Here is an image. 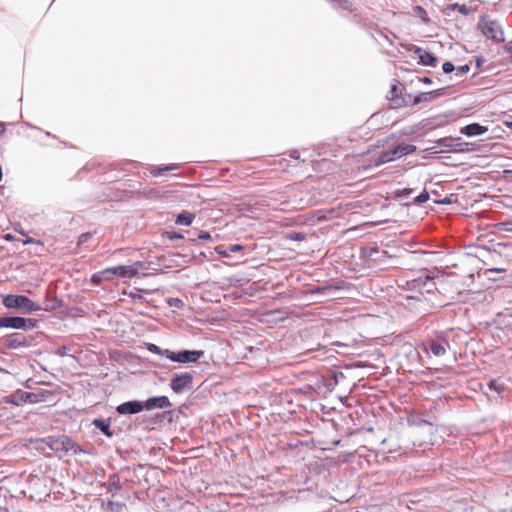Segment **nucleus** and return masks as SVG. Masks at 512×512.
Instances as JSON below:
<instances>
[{
  "mask_svg": "<svg viewBox=\"0 0 512 512\" xmlns=\"http://www.w3.org/2000/svg\"><path fill=\"white\" fill-rule=\"evenodd\" d=\"M141 267V262H135L131 265H120L107 268L102 271V274L109 275L107 279H112L114 276L118 278H133L139 273Z\"/></svg>",
  "mask_w": 512,
  "mask_h": 512,
  "instance_id": "nucleus-9",
  "label": "nucleus"
},
{
  "mask_svg": "<svg viewBox=\"0 0 512 512\" xmlns=\"http://www.w3.org/2000/svg\"><path fill=\"white\" fill-rule=\"evenodd\" d=\"M147 350L153 354H157V355H160V356H164L167 358V352H170L171 350L169 349H162L161 347H159L158 345L156 344H153V343H149L147 344Z\"/></svg>",
  "mask_w": 512,
  "mask_h": 512,
  "instance_id": "nucleus-31",
  "label": "nucleus"
},
{
  "mask_svg": "<svg viewBox=\"0 0 512 512\" xmlns=\"http://www.w3.org/2000/svg\"><path fill=\"white\" fill-rule=\"evenodd\" d=\"M38 326V321L32 318L20 316H4L0 318V328H12L16 330H31Z\"/></svg>",
  "mask_w": 512,
  "mask_h": 512,
  "instance_id": "nucleus-6",
  "label": "nucleus"
},
{
  "mask_svg": "<svg viewBox=\"0 0 512 512\" xmlns=\"http://www.w3.org/2000/svg\"><path fill=\"white\" fill-rule=\"evenodd\" d=\"M13 238H14V236L12 234H10V233L4 235V239L7 240V241L12 240Z\"/></svg>",
  "mask_w": 512,
  "mask_h": 512,
  "instance_id": "nucleus-57",
  "label": "nucleus"
},
{
  "mask_svg": "<svg viewBox=\"0 0 512 512\" xmlns=\"http://www.w3.org/2000/svg\"><path fill=\"white\" fill-rule=\"evenodd\" d=\"M92 237V234L89 232L82 233L78 238V245H84L88 240Z\"/></svg>",
  "mask_w": 512,
  "mask_h": 512,
  "instance_id": "nucleus-44",
  "label": "nucleus"
},
{
  "mask_svg": "<svg viewBox=\"0 0 512 512\" xmlns=\"http://www.w3.org/2000/svg\"><path fill=\"white\" fill-rule=\"evenodd\" d=\"M172 414H173V411L168 410V411H163L161 414H158L157 417L158 418H166L169 416L171 418Z\"/></svg>",
  "mask_w": 512,
  "mask_h": 512,
  "instance_id": "nucleus-48",
  "label": "nucleus"
},
{
  "mask_svg": "<svg viewBox=\"0 0 512 512\" xmlns=\"http://www.w3.org/2000/svg\"><path fill=\"white\" fill-rule=\"evenodd\" d=\"M426 279L429 284V288L427 289V291H431L432 289H435V283L433 282V279L430 278L429 276H427Z\"/></svg>",
  "mask_w": 512,
  "mask_h": 512,
  "instance_id": "nucleus-50",
  "label": "nucleus"
},
{
  "mask_svg": "<svg viewBox=\"0 0 512 512\" xmlns=\"http://www.w3.org/2000/svg\"><path fill=\"white\" fill-rule=\"evenodd\" d=\"M419 81L424 83V84H431L432 83V79L430 77H427V76H424V77L420 78Z\"/></svg>",
  "mask_w": 512,
  "mask_h": 512,
  "instance_id": "nucleus-52",
  "label": "nucleus"
},
{
  "mask_svg": "<svg viewBox=\"0 0 512 512\" xmlns=\"http://www.w3.org/2000/svg\"><path fill=\"white\" fill-rule=\"evenodd\" d=\"M194 372L175 373L171 376L169 387L175 394L193 390Z\"/></svg>",
  "mask_w": 512,
  "mask_h": 512,
  "instance_id": "nucleus-5",
  "label": "nucleus"
},
{
  "mask_svg": "<svg viewBox=\"0 0 512 512\" xmlns=\"http://www.w3.org/2000/svg\"><path fill=\"white\" fill-rule=\"evenodd\" d=\"M405 91V89L400 85H397V84H393L391 86V89H390V96H388V99L391 101L393 107L395 108L396 106V100L397 98L400 97V95L402 94V92Z\"/></svg>",
  "mask_w": 512,
  "mask_h": 512,
  "instance_id": "nucleus-26",
  "label": "nucleus"
},
{
  "mask_svg": "<svg viewBox=\"0 0 512 512\" xmlns=\"http://www.w3.org/2000/svg\"><path fill=\"white\" fill-rule=\"evenodd\" d=\"M488 131L486 126L479 123H470L460 129V133L467 137H475L485 134Z\"/></svg>",
  "mask_w": 512,
  "mask_h": 512,
  "instance_id": "nucleus-17",
  "label": "nucleus"
},
{
  "mask_svg": "<svg viewBox=\"0 0 512 512\" xmlns=\"http://www.w3.org/2000/svg\"><path fill=\"white\" fill-rule=\"evenodd\" d=\"M468 146H469V143L463 141L462 138H460V137L455 138L454 137V142H453V146H452L453 151L452 152L469 151L470 148Z\"/></svg>",
  "mask_w": 512,
  "mask_h": 512,
  "instance_id": "nucleus-28",
  "label": "nucleus"
},
{
  "mask_svg": "<svg viewBox=\"0 0 512 512\" xmlns=\"http://www.w3.org/2000/svg\"><path fill=\"white\" fill-rule=\"evenodd\" d=\"M244 248L241 244H230L226 249L216 248V252L224 257H230L232 253H237Z\"/></svg>",
  "mask_w": 512,
  "mask_h": 512,
  "instance_id": "nucleus-24",
  "label": "nucleus"
},
{
  "mask_svg": "<svg viewBox=\"0 0 512 512\" xmlns=\"http://www.w3.org/2000/svg\"><path fill=\"white\" fill-rule=\"evenodd\" d=\"M52 395L51 391L48 390H39L37 392H28V391H17L13 394V403L15 405L21 404H35L40 402H45Z\"/></svg>",
  "mask_w": 512,
  "mask_h": 512,
  "instance_id": "nucleus-7",
  "label": "nucleus"
},
{
  "mask_svg": "<svg viewBox=\"0 0 512 512\" xmlns=\"http://www.w3.org/2000/svg\"><path fill=\"white\" fill-rule=\"evenodd\" d=\"M417 150V147L413 144H400L395 146L392 149H389L390 155L392 156L393 160L396 158H400L402 156H406L409 154L414 153Z\"/></svg>",
  "mask_w": 512,
  "mask_h": 512,
  "instance_id": "nucleus-19",
  "label": "nucleus"
},
{
  "mask_svg": "<svg viewBox=\"0 0 512 512\" xmlns=\"http://www.w3.org/2000/svg\"><path fill=\"white\" fill-rule=\"evenodd\" d=\"M166 238L169 240L183 239L184 235L177 231H167Z\"/></svg>",
  "mask_w": 512,
  "mask_h": 512,
  "instance_id": "nucleus-42",
  "label": "nucleus"
},
{
  "mask_svg": "<svg viewBox=\"0 0 512 512\" xmlns=\"http://www.w3.org/2000/svg\"><path fill=\"white\" fill-rule=\"evenodd\" d=\"M108 276H109V275H104V274H102V271H101V272H99V273H95V274H93V275H92V277H91V282H92L94 285H99V284L102 282L103 278L107 279V277H108Z\"/></svg>",
  "mask_w": 512,
  "mask_h": 512,
  "instance_id": "nucleus-40",
  "label": "nucleus"
},
{
  "mask_svg": "<svg viewBox=\"0 0 512 512\" xmlns=\"http://www.w3.org/2000/svg\"><path fill=\"white\" fill-rule=\"evenodd\" d=\"M143 410V401L140 400H129L116 407V412L119 415H134L142 412Z\"/></svg>",
  "mask_w": 512,
  "mask_h": 512,
  "instance_id": "nucleus-12",
  "label": "nucleus"
},
{
  "mask_svg": "<svg viewBox=\"0 0 512 512\" xmlns=\"http://www.w3.org/2000/svg\"><path fill=\"white\" fill-rule=\"evenodd\" d=\"M331 2L337 9H342L348 12H351L353 10V5L349 0H331Z\"/></svg>",
  "mask_w": 512,
  "mask_h": 512,
  "instance_id": "nucleus-30",
  "label": "nucleus"
},
{
  "mask_svg": "<svg viewBox=\"0 0 512 512\" xmlns=\"http://www.w3.org/2000/svg\"><path fill=\"white\" fill-rule=\"evenodd\" d=\"M178 167L179 166L177 164H168L165 166L154 167L151 170V174L155 177H158V176H161L164 172L176 170V169H178Z\"/></svg>",
  "mask_w": 512,
  "mask_h": 512,
  "instance_id": "nucleus-27",
  "label": "nucleus"
},
{
  "mask_svg": "<svg viewBox=\"0 0 512 512\" xmlns=\"http://www.w3.org/2000/svg\"><path fill=\"white\" fill-rule=\"evenodd\" d=\"M484 61H485V60L483 59V57H481V56H476V57H475V64H476V67H477V68H480V67L483 65Z\"/></svg>",
  "mask_w": 512,
  "mask_h": 512,
  "instance_id": "nucleus-49",
  "label": "nucleus"
},
{
  "mask_svg": "<svg viewBox=\"0 0 512 512\" xmlns=\"http://www.w3.org/2000/svg\"><path fill=\"white\" fill-rule=\"evenodd\" d=\"M490 390L501 393L505 390V385L503 383H498L496 380L492 379L487 383Z\"/></svg>",
  "mask_w": 512,
  "mask_h": 512,
  "instance_id": "nucleus-37",
  "label": "nucleus"
},
{
  "mask_svg": "<svg viewBox=\"0 0 512 512\" xmlns=\"http://www.w3.org/2000/svg\"><path fill=\"white\" fill-rule=\"evenodd\" d=\"M457 10L462 15H468L470 10L465 4L451 3L445 8V13L450 15V11Z\"/></svg>",
  "mask_w": 512,
  "mask_h": 512,
  "instance_id": "nucleus-25",
  "label": "nucleus"
},
{
  "mask_svg": "<svg viewBox=\"0 0 512 512\" xmlns=\"http://www.w3.org/2000/svg\"><path fill=\"white\" fill-rule=\"evenodd\" d=\"M499 230L502 231H512V223L511 222H503L498 224Z\"/></svg>",
  "mask_w": 512,
  "mask_h": 512,
  "instance_id": "nucleus-46",
  "label": "nucleus"
},
{
  "mask_svg": "<svg viewBox=\"0 0 512 512\" xmlns=\"http://www.w3.org/2000/svg\"><path fill=\"white\" fill-rule=\"evenodd\" d=\"M41 443L45 444L60 458L68 454L78 455L81 453H87L86 450L67 435L48 436L42 439Z\"/></svg>",
  "mask_w": 512,
  "mask_h": 512,
  "instance_id": "nucleus-1",
  "label": "nucleus"
},
{
  "mask_svg": "<svg viewBox=\"0 0 512 512\" xmlns=\"http://www.w3.org/2000/svg\"><path fill=\"white\" fill-rule=\"evenodd\" d=\"M194 218V214L184 210L177 215L175 222L177 225L189 226L192 224Z\"/></svg>",
  "mask_w": 512,
  "mask_h": 512,
  "instance_id": "nucleus-22",
  "label": "nucleus"
},
{
  "mask_svg": "<svg viewBox=\"0 0 512 512\" xmlns=\"http://www.w3.org/2000/svg\"><path fill=\"white\" fill-rule=\"evenodd\" d=\"M3 304L8 309H17L23 313L41 310V306L25 295L8 294L3 297Z\"/></svg>",
  "mask_w": 512,
  "mask_h": 512,
  "instance_id": "nucleus-2",
  "label": "nucleus"
},
{
  "mask_svg": "<svg viewBox=\"0 0 512 512\" xmlns=\"http://www.w3.org/2000/svg\"><path fill=\"white\" fill-rule=\"evenodd\" d=\"M104 486L107 488L108 492H113V491L121 490L122 489V485L120 483V479H119L118 474H116V473L111 474L110 477H109L108 483H105Z\"/></svg>",
  "mask_w": 512,
  "mask_h": 512,
  "instance_id": "nucleus-23",
  "label": "nucleus"
},
{
  "mask_svg": "<svg viewBox=\"0 0 512 512\" xmlns=\"http://www.w3.org/2000/svg\"><path fill=\"white\" fill-rule=\"evenodd\" d=\"M286 239L287 240H290V241H297V242H301V241H304L306 239V234L303 233V232H289L286 234Z\"/></svg>",
  "mask_w": 512,
  "mask_h": 512,
  "instance_id": "nucleus-34",
  "label": "nucleus"
},
{
  "mask_svg": "<svg viewBox=\"0 0 512 512\" xmlns=\"http://www.w3.org/2000/svg\"><path fill=\"white\" fill-rule=\"evenodd\" d=\"M506 50H507L508 53H510V58H511V61H512V40L507 43Z\"/></svg>",
  "mask_w": 512,
  "mask_h": 512,
  "instance_id": "nucleus-53",
  "label": "nucleus"
},
{
  "mask_svg": "<svg viewBox=\"0 0 512 512\" xmlns=\"http://www.w3.org/2000/svg\"><path fill=\"white\" fill-rule=\"evenodd\" d=\"M414 97L415 96L412 94L403 91L400 97L396 100L395 108L418 105V103H414Z\"/></svg>",
  "mask_w": 512,
  "mask_h": 512,
  "instance_id": "nucleus-21",
  "label": "nucleus"
},
{
  "mask_svg": "<svg viewBox=\"0 0 512 512\" xmlns=\"http://www.w3.org/2000/svg\"><path fill=\"white\" fill-rule=\"evenodd\" d=\"M36 340L34 335H25L21 332H14L0 339L5 349L19 350L30 348Z\"/></svg>",
  "mask_w": 512,
  "mask_h": 512,
  "instance_id": "nucleus-3",
  "label": "nucleus"
},
{
  "mask_svg": "<svg viewBox=\"0 0 512 512\" xmlns=\"http://www.w3.org/2000/svg\"><path fill=\"white\" fill-rule=\"evenodd\" d=\"M290 157L296 160L300 159V152L298 150H293L290 153Z\"/></svg>",
  "mask_w": 512,
  "mask_h": 512,
  "instance_id": "nucleus-51",
  "label": "nucleus"
},
{
  "mask_svg": "<svg viewBox=\"0 0 512 512\" xmlns=\"http://www.w3.org/2000/svg\"><path fill=\"white\" fill-rule=\"evenodd\" d=\"M414 54L419 59V64L423 66L435 67L438 63V57L422 47H415Z\"/></svg>",
  "mask_w": 512,
  "mask_h": 512,
  "instance_id": "nucleus-14",
  "label": "nucleus"
},
{
  "mask_svg": "<svg viewBox=\"0 0 512 512\" xmlns=\"http://www.w3.org/2000/svg\"><path fill=\"white\" fill-rule=\"evenodd\" d=\"M69 348L66 346H60L55 350V355L59 357H64L68 355Z\"/></svg>",
  "mask_w": 512,
  "mask_h": 512,
  "instance_id": "nucleus-45",
  "label": "nucleus"
},
{
  "mask_svg": "<svg viewBox=\"0 0 512 512\" xmlns=\"http://www.w3.org/2000/svg\"><path fill=\"white\" fill-rule=\"evenodd\" d=\"M413 11H414L415 15L417 17H419L423 22H425V23L429 22L428 14L422 6H419V5L415 6L413 8Z\"/></svg>",
  "mask_w": 512,
  "mask_h": 512,
  "instance_id": "nucleus-35",
  "label": "nucleus"
},
{
  "mask_svg": "<svg viewBox=\"0 0 512 512\" xmlns=\"http://www.w3.org/2000/svg\"><path fill=\"white\" fill-rule=\"evenodd\" d=\"M5 133V126L3 122H0V135Z\"/></svg>",
  "mask_w": 512,
  "mask_h": 512,
  "instance_id": "nucleus-56",
  "label": "nucleus"
},
{
  "mask_svg": "<svg viewBox=\"0 0 512 512\" xmlns=\"http://www.w3.org/2000/svg\"><path fill=\"white\" fill-rule=\"evenodd\" d=\"M107 506L111 512H119L124 507V503L109 500Z\"/></svg>",
  "mask_w": 512,
  "mask_h": 512,
  "instance_id": "nucleus-39",
  "label": "nucleus"
},
{
  "mask_svg": "<svg viewBox=\"0 0 512 512\" xmlns=\"http://www.w3.org/2000/svg\"><path fill=\"white\" fill-rule=\"evenodd\" d=\"M454 137L448 136L443 137L435 141V145L431 148H427V151L432 153H449L453 151Z\"/></svg>",
  "mask_w": 512,
  "mask_h": 512,
  "instance_id": "nucleus-15",
  "label": "nucleus"
},
{
  "mask_svg": "<svg viewBox=\"0 0 512 512\" xmlns=\"http://www.w3.org/2000/svg\"><path fill=\"white\" fill-rule=\"evenodd\" d=\"M453 197H454V195L451 194L450 196H447L441 200L436 201V203L442 204V205H449V204L453 203Z\"/></svg>",
  "mask_w": 512,
  "mask_h": 512,
  "instance_id": "nucleus-47",
  "label": "nucleus"
},
{
  "mask_svg": "<svg viewBox=\"0 0 512 512\" xmlns=\"http://www.w3.org/2000/svg\"><path fill=\"white\" fill-rule=\"evenodd\" d=\"M144 410L150 411L154 409H166L172 406L170 399L167 396H153L143 401Z\"/></svg>",
  "mask_w": 512,
  "mask_h": 512,
  "instance_id": "nucleus-13",
  "label": "nucleus"
},
{
  "mask_svg": "<svg viewBox=\"0 0 512 512\" xmlns=\"http://www.w3.org/2000/svg\"><path fill=\"white\" fill-rule=\"evenodd\" d=\"M167 359L178 362V363H198L199 360L204 356L203 350H188L183 349L180 351L167 352Z\"/></svg>",
  "mask_w": 512,
  "mask_h": 512,
  "instance_id": "nucleus-10",
  "label": "nucleus"
},
{
  "mask_svg": "<svg viewBox=\"0 0 512 512\" xmlns=\"http://www.w3.org/2000/svg\"><path fill=\"white\" fill-rule=\"evenodd\" d=\"M393 161L392 156L390 155L389 150L381 152L378 157L374 161V166L378 167L385 163Z\"/></svg>",
  "mask_w": 512,
  "mask_h": 512,
  "instance_id": "nucleus-29",
  "label": "nucleus"
},
{
  "mask_svg": "<svg viewBox=\"0 0 512 512\" xmlns=\"http://www.w3.org/2000/svg\"><path fill=\"white\" fill-rule=\"evenodd\" d=\"M345 285L344 281H338L336 283H326L324 285L313 286L303 291L304 296H322L326 298H334L336 293L343 289Z\"/></svg>",
  "mask_w": 512,
  "mask_h": 512,
  "instance_id": "nucleus-8",
  "label": "nucleus"
},
{
  "mask_svg": "<svg viewBox=\"0 0 512 512\" xmlns=\"http://www.w3.org/2000/svg\"><path fill=\"white\" fill-rule=\"evenodd\" d=\"M478 26L486 38L501 42L505 40L503 28L497 20L488 16H481Z\"/></svg>",
  "mask_w": 512,
  "mask_h": 512,
  "instance_id": "nucleus-4",
  "label": "nucleus"
},
{
  "mask_svg": "<svg viewBox=\"0 0 512 512\" xmlns=\"http://www.w3.org/2000/svg\"><path fill=\"white\" fill-rule=\"evenodd\" d=\"M455 71H456V76H464L465 74H467L470 71V65L465 64V65H461L457 68L455 67Z\"/></svg>",
  "mask_w": 512,
  "mask_h": 512,
  "instance_id": "nucleus-41",
  "label": "nucleus"
},
{
  "mask_svg": "<svg viewBox=\"0 0 512 512\" xmlns=\"http://www.w3.org/2000/svg\"><path fill=\"white\" fill-rule=\"evenodd\" d=\"M429 200V193L426 189H424L418 196H416L411 204L413 205H421Z\"/></svg>",
  "mask_w": 512,
  "mask_h": 512,
  "instance_id": "nucleus-32",
  "label": "nucleus"
},
{
  "mask_svg": "<svg viewBox=\"0 0 512 512\" xmlns=\"http://www.w3.org/2000/svg\"><path fill=\"white\" fill-rule=\"evenodd\" d=\"M413 193V189L411 188H404V189H397L394 191V197L398 199H406Z\"/></svg>",
  "mask_w": 512,
  "mask_h": 512,
  "instance_id": "nucleus-36",
  "label": "nucleus"
},
{
  "mask_svg": "<svg viewBox=\"0 0 512 512\" xmlns=\"http://www.w3.org/2000/svg\"><path fill=\"white\" fill-rule=\"evenodd\" d=\"M423 348L426 352H431L433 355L441 357L446 354L449 342L444 337L429 338L423 342Z\"/></svg>",
  "mask_w": 512,
  "mask_h": 512,
  "instance_id": "nucleus-11",
  "label": "nucleus"
},
{
  "mask_svg": "<svg viewBox=\"0 0 512 512\" xmlns=\"http://www.w3.org/2000/svg\"><path fill=\"white\" fill-rule=\"evenodd\" d=\"M488 271L502 273V272H505L506 270L504 268H491Z\"/></svg>",
  "mask_w": 512,
  "mask_h": 512,
  "instance_id": "nucleus-54",
  "label": "nucleus"
},
{
  "mask_svg": "<svg viewBox=\"0 0 512 512\" xmlns=\"http://www.w3.org/2000/svg\"><path fill=\"white\" fill-rule=\"evenodd\" d=\"M445 88H438L428 92H421L414 97V103L431 102L444 95Z\"/></svg>",
  "mask_w": 512,
  "mask_h": 512,
  "instance_id": "nucleus-18",
  "label": "nucleus"
},
{
  "mask_svg": "<svg viewBox=\"0 0 512 512\" xmlns=\"http://www.w3.org/2000/svg\"><path fill=\"white\" fill-rule=\"evenodd\" d=\"M344 374L341 371L332 370L321 376L323 386L328 390L332 391L339 383V379H343Z\"/></svg>",
  "mask_w": 512,
  "mask_h": 512,
  "instance_id": "nucleus-16",
  "label": "nucleus"
},
{
  "mask_svg": "<svg viewBox=\"0 0 512 512\" xmlns=\"http://www.w3.org/2000/svg\"><path fill=\"white\" fill-rule=\"evenodd\" d=\"M131 297L134 301L142 299V296L140 294H131Z\"/></svg>",
  "mask_w": 512,
  "mask_h": 512,
  "instance_id": "nucleus-55",
  "label": "nucleus"
},
{
  "mask_svg": "<svg viewBox=\"0 0 512 512\" xmlns=\"http://www.w3.org/2000/svg\"><path fill=\"white\" fill-rule=\"evenodd\" d=\"M92 425L100 430L107 438L114 436V431L111 429L110 419L96 418L92 421Z\"/></svg>",
  "mask_w": 512,
  "mask_h": 512,
  "instance_id": "nucleus-20",
  "label": "nucleus"
},
{
  "mask_svg": "<svg viewBox=\"0 0 512 512\" xmlns=\"http://www.w3.org/2000/svg\"><path fill=\"white\" fill-rule=\"evenodd\" d=\"M167 304L170 307H174L177 309H182L184 307V301L180 298H168L166 299Z\"/></svg>",
  "mask_w": 512,
  "mask_h": 512,
  "instance_id": "nucleus-38",
  "label": "nucleus"
},
{
  "mask_svg": "<svg viewBox=\"0 0 512 512\" xmlns=\"http://www.w3.org/2000/svg\"><path fill=\"white\" fill-rule=\"evenodd\" d=\"M212 239L211 234L208 231H200L197 233L196 237H191L188 239L191 243L196 242V240L200 241H209Z\"/></svg>",
  "mask_w": 512,
  "mask_h": 512,
  "instance_id": "nucleus-33",
  "label": "nucleus"
},
{
  "mask_svg": "<svg viewBox=\"0 0 512 512\" xmlns=\"http://www.w3.org/2000/svg\"><path fill=\"white\" fill-rule=\"evenodd\" d=\"M442 70H443V73L450 74L453 71H455V66H454V64L452 62L446 61L442 65Z\"/></svg>",
  "mask_w": 512,
  "mask_h": 512,
  "instance_id": "nucleus-43",
  "label": "nucleus"
}]
</instances>
